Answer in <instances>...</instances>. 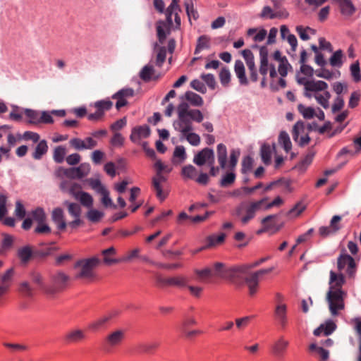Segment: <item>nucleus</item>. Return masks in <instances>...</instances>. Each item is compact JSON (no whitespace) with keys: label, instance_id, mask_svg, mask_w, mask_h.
<instances>
[{"label":"nucleus","instance_id":"41","mask_svg":"<svg viewBox=\"0 0 361 361\" xmlns=\"http://www.w3.org/2000/svg\"><path fill=\"white\" fill-rule=\"evenodd\" d=\"M48 150V146L46 140H42L39 142L35 147V152L32 157L35 159H40L42 156L47 153Z\"/></svg>","mask_w":361,"mask_h":361},{"label":"nucleus","instance_id":"20","mask_svg":"<svg viewBox=\"0 0 361 361\" xmlns=\"http://www.w3.org/2000/svg\"><path fill=\"white\" fill-rule=\"evenodd\" d=\"M234 71L236 77L239 80L240 85L243 86H247L249 85V80L245 75L244 64L240 60L235 61Z\"/></svg>","mask_w":361,"mask_h":361},{"label":"nucleus","instance_id":"23","mask_svg":"<svg viewBox=\"0 0 361 361\" xmlns=\"http://www.w3.org/2000/svg\"><path fill=\"white\" fill-rule=\"evenodd\" d=\"M159 345L157 341L149 343H139L135 346V350L137 353H152Z\"/></svg>","mask_w":361,"mask_h":361},{"label":"nucleus","instance_id":"61","mask_svg":"<svg viewBox=\"0 0 361 361\" xmlns=\"http://www.w3.org/2000/svg\"><path fill=\"white\" fill-rule=\"evenodd\" d=\"M350 324L354 325L353 329L358 336L359 346H361V317L351 319Z\"/></svg>","mask_w":361,"mask_h":361},{"label":"nucleus","instance_id":"47","mask_svg":"<svg viewBox=\"0 0 361 361\" xmlns=\"http://www.w3.org/2000/svg\"><path fill=\"white\" fill-rule=\"evenodd\" d=\"M66 149L63 146H58L54 149L53 159L56 163L61 164L64 161Z\"/></svg>","mask_w":361,"mask_h":361},{"label":"nucleus","instance_id":"33","mask_svg":"<svg viewBox=\"0 0 361 361\" xmlns=\"http://www.w3.org/2000/svg\"><path fill=\"white\" fill-rule=\"evenodd\" d=\"M156 170L155 175L159 176H166L164 173L169 174L172 171V167L169 165L164 164L161 160L157 159L154 164Z\"/></svg>","mask_w":361,"mask_h":361},{"label":"nucleus","instance_id":"50","mask_svg":"<svg viewBox=\"0 0 361 361\" xmlns=\"http://www.w3.org/2000/svg\"><path fill=\"white\" fill-rule=\"evenodd\" d=\"M166 26V23L163 20H159L157 23V34L159 42L161 44H163L166 38V33L164 30Z\"/></svg>","mask_w":361,"mask_h":361},{"label":"nucleus","instance_id":"57","mask_svg":"<svg viewBox=\"0 0 361 361\" xmlns=\"http://www.w3.org/2000/svg\"><path fill=\"white\" fill-rule=\"evenodd\" d=\"M219 80L224 87L228 85L231 81V73L227 68H222L219 73Z\"/></svg>","mask_w":361,"mask_h":361},{"label":"nucleus","instance_id":"30","mask_svg":"<svg viewBox=\"0 0 361 361\" xmlns=\"http://www.w3.org/2000/svg\"><path fill=\"white\" fill-rule=\"evenodd\" d=\"M307 85V92L324 91L328 88V84L322 80H310Z\"/></svg>","mask_w":361,"mask_h":361},{"label":"nucleus","instance_id":"44","mask_svg":"<svg viewBox=\"0 0 361 361\" xmlns=\"http://www.w3.org/2000/svg\"><path fill=\"white\" fill-rule=\"evenodd\" d=\"M102 254L104 255V263L110 265L114 263H118V259L110 258L109 255H114L116 254V250L114 247H110L106 250H102Z\"/></svg>","mask_w":361,"mask_h":361},{"label":"nucleus","instance_id":"17","mask_svg":"<svg viewBox=\"0 0 361 361\" xmlns=\"http://www.w3.org/2000/svg\"><path fill=\"white\" fill-rule=\"evenodd\" d=\"M339 6L341 13L346 17H350L356 11L355 6L350 0H333Z\"/></svg>","mask_w":361,"mask_h":361},{"label":"nucleus","instance_id":"54","mask_svg":"<svg viewBox=\"0 0 361 361\" xmlns=\"http://www.w3.org/2000/svg\"><path fill=\"white\" fill-rule=\"evenodd\" d=\"M350 74L355 82L361 80L360 68L358 61L351 64L350 66Z\"/></svg>","mask_w":361,"mask_h":361},{"label":"nucleus","instance_id":"21","mask_svg":"<svg viewBox=\"0 0 361 361\" xmlns=\"http://www.w3.org/2000/svg\"><path fill=\"white\" fill-rule=\"evenodd\" d=\"M30 278L32 281L34 283H36L46 294L48 295V293L54 292V290L51 289L49 285H47L44 283L42 276L40 273L33 271L30 274Z\"/></svg>","mask_w":361,"mask_h":361},{"label":"nucleus","instance_id":"34","mask_svg":"<svg viewBox=\"0 0 361 361\" xmlns=\"http://www.w3.org/2000/svg\"><path fill=\"white\" fill-rule=\"evenodd\" d=\"M184 98L195 106H201L204 102L202 97L192 91H187L184 94Z\"/></svg>","mask_w":361,"mask_h":361},{"label":"nucleus","instance_id":"12","mask_svg":"<svg viewBox=\"0 0 361 361\" xmlns=\"http://www.w3.org/2000/svg\"><path fill=\"white\" fill-rule=\"evenodd\" d=\"M238 268L225 269L224 264L221 262H216L214 264V275L222 279H232L235 277Z\"/></svg>","mask_w":361,"mask_h":361},{"label":"nucleus","instance_id":"25","mask_svg":"<svg viewBox=\"0 0 361 361\" xmlns=\"http://www.w3.org/2000/svg\"><path fill=\"white\" fill-rule=\"evenodd\" d=\"M86 336L84 331L76 329L68 331L65 335V341L68 343H76L82 341L85 338Z\"/></svg>","mask_w":361,"mask_h":361},{"label":"nucleus","instance_id":"51","mask_svg":"<svg viewBox=\"0 0 361 361\" xmlns=\"http://www.w3.org/2000/svg\"><path fill=\"white\" fill-rule=\"evenodd\" d=\"M32 218L37 223H44L46 220V214L44 210L42 207H37L31 213Z\"/></svg>","mask_w":361,"mask_h":361},{"label":"nucleus","instance_id":"3","mask_svg":"<svg viewBox=\"0 0 361 361\" xmlns=\"http://www.w3.org/2000/svg\"><path fill=\"white\" fill-rule=\"evenodd\" d=\"M347 292L344 290H328L326 295V302L332 317H338L341 311L345 310V300Z\"/></svg>","mask_w":361,"mask_h":361},{"label":"nucleus","instance_id":"1","mask_svg":"<svg viewBox=\"0 0 361 361\" xmlns=\"http://www.w3.org/2000/svg\"><path fill=\"white\" fill-rule=\"evenodd\" d=\"M178 119L173 123V128L183 135L193 130L192 121L201 123L204 116L200 110L190 109L186 102H181L177 107Z\"/></svg>","mask_w":361,"mask_h":361},{"label":"nucleus","instance_id":"9","mask_svg":"<svg viewBox=\"0 0 361 361\" xmlns=\"http://www.w3.org/2000/svg\"><path fill=\"white\" fill-rule=\"evenodd\" d=\"M69 279V276L63 271H58L53 274L51 276L53 285L49 286L51 289L54 290V292L48 293V295H53L63 290L66 288Z\"/></svg>","mask_w":361,"mask_h":361},{"label":"nucleus","instance_id":"19","mask_svg":"<svg viewBox=\"0 0 361 361\" xmlns=\"http://www.w3.org/2000/svg\"><path fill=\"white\" fill-rule=\"evenodd\" d=\"M125 337V333L123 330H116L109 334L105 338L106 345L114 347L119 345Z\"/></svg>","mask_w":361,"mask_h":361},{"label":"nucleus","instance_id":"22","mask_svg":"<svg viewBox=\"0 0 361 361\" xmlns=\"http://www.w3.org/2000/svg\"><path fill=\"white\" fill-rule=\"evenodd\" d=\"M274 315L281 326L284 329L287 324V306L285 304L277 305L275 308Z\"/></svg>","mask_w":361,"mask_h":361},{"label":"nucleus","instance_id":"29","mask_svg":"<svg viewBox=\"0 0 361 361\" xmlns=\"http://www.w3.org/2000/svg\"><path fill=\"white\" fill-rule=\"evenodd\" d=\"M111 316H104L92 322L88 325V329L93 331H99L106 326V324L111 319Z\"/></svg>","mask_w":361,"mask_h":361},{"label":"nucleus","instance_id":"52","mask_svg":"<svg viewBox=\"0 0 361 361\" xmlns=\"http://www.w3.org/2000/svg\"><path fill=\"white\" fill-rule=\"evenodd\" d=\"M314 154L310 152L305 155V157L298 164L296 167L300 171H305L307 167L310 165L312 161Z\"/></svg>","mask_w":361,"mask_h":361},{"label":"nucleus","instance_id":"15","mask_svg":"<svg viewBox=\"0 0 361 361\" xmlns=\"http://www.w3.org/2000/svg\"><path fill=\"white\" fill-rule=\"evenodd\" d=\"M337 328V325L331 319H326L319 327L314 330V335L319 336L322 334L327 336L331 335Z\"/></svg>","mask_w":361,"mask_h":361},{"label":"nucleus","instance_id":"59","mask_svg":"<svg viewBox=\"0 0 361 361\" xmlns=\"http://www.w3.org/2000/svg\"><path fill=\"white\" fill-rule=\"evenodd\" d=\"M235 180V174L233 172L226 173L221 179L220 185L222 187H226L234 183Z\"/></svg>","mask_w":361,"mask_h":361},{"label":"nucleus","instance_id":"46","mask_svg":"<svg viewBox=\"0 0 361 361\" xmlns=\"http://www.w3.org/2000/svg\"><path fill=\"white\" fill-rule=\"evenodd\" d=\"M270 258H271L270 256L262 257V258L255 261L253 263L245 264V265H243V266L238 267V270L240 272L246 273L249 269L255 268V267L261 265L262 264L267 262Z\"/></svg>","mask_w":361,"mask_h":361},{"label":"nucleus","instance_id":"48","mask_svg":"<svg viewBox=\"0 0 361 361\" xmlns=\"http://www.w3.org/2000/svg\"><path fill=\"white\" fill-rule=\"evenodd\" d=\"M298 110L305 119H311L315 115V111L314 108L310 106L306 107L302 104H298Z\"/></svg>","mask_w":361,"mask_h":361},{"label":"nucleus","instance_id":"11","mask_svg":"<svg viewBox=\"0 0 361 361\" xmlns=\"http://www.w3.org/2000/svg\"><path fill=\"white\" fill-rule=\"evenodd\" d=\"M167 180V176H159L154 175L152 178V187L156 192L157 197L161 201H164L168 195L163 190L162 186V184L166 183Z\"/></svg>","mask_w":361,"mask_h":361},{"label":"nucleus","instance_id":"49","mask_svg":"<svg viewBox=\"0 0 361 361\" xmlns=\"http://www.w3.org/2000/svg\"><path fill=\"white\" fill-rule=\"evenodd\" d=\"M197 173V169L191 164L183 166L181 170V175L184 178L193 179Z\"/></svg>","mask_w":361,"mask_h":361},{"label":"nucleus","instance_id":"8","mask_svg":"<svg viewBox=\"0 0 361 361\" xmlns=\"http://www.w3.org/2000/svg\"><path fill=\"white\" fill-rule=\"evenodd\" d=\"M215 161L214 152L212 149L205 147L194 156L193 162L197 166H203L206 163L212 165Z\"/></svg>","mask_w":361,"mask_h":361},{"label":"nucleus","instance_id":"24","mask_svg":"<svg viewBox=\"0 0 361 361\" xmlns=\"http://www.w3.org/2000/svg\"><path fill=\"white\" fill-rule=\"evenodd\" d=\"M276 215H269L262 220V224L264 225V231H273L276 233L281 228V225H278L276 219Z\"/></svg>","mask_w":361,"mask_h":361},{"label":"nucleus","instance_id":"27","mask_svg":"<svg viewBox=\"0 0 361 361\" xmlns=\"http://www.w3.org/2000/svg\"><path fill=\"white\" fill-rule=\"evenodd\" d=\"M154 73L153 66L147 64L145 66L139 73L140 78L145 82H149L152 79L157 80L159 75L152 77Z\"/></svg>","mask_w":361,"mask_h":361},{"label":"nucleus","instance_id":"42","mask_svg":"<svg viewBox=\"0 0 361 361\" xmlns=\"http://www.w3.org/2000/svg\"><path fill=\"white\" fill-rule=\"evenodd\" d=\"M188 278L184 276L178 275L170 277V286L185 288L188 286Z\"/></svg>","mask_w":361,"mask_h":361},{"label":"nucleus","instance_id":"60","mask_svg":"<svg viewBox=\"0 0 361 361\" xmlns=\"http://www.w3.org/2000/svg\"><path fill=\"white\" fill-rule=\"evenodd\" d=\"M104 213L94 209H91L87 213V219L93 223L98 222L102 217H103Z\"/></svg>","mask_w":361,"mask_h":361},{"label":"nucleus","instance_id":"40","mask_svg":"<svg viewBox=\"0 0 361 361\" xmlns=\"http://www.w3.org/2000/svg\"><path fill=\"white\" fill-rule=\"evenodd\" d=\"M24 113L25 116L29 118L27 123L30 124L40 123L41 113L39 111L30 109H25Z\"/></svg>","mask_w":361,"mask_h":361},{"label":"nucleus","instance_id":"2","mask_svg":"<svg viewBox=\"0 0 361 361\" xmlns=\"http://www.w3.org/2000/svg\"><path fill=\"white\" fill-rule=\"evenodd\" d=\"M101 260L94 256L78 260L74 264L75 279L92 280L95 276L94 269L100 264Z\"/></svg>","mask_w":361,"mask_h":361},{"label":"nucleus","instance_id":"43","mask_svg":"<svg viewBox=\"0 0 361 361\" xmlns=\"http://www.w3.org/2000/svg\"><path fill=\"white\" fill-rule=\"evenodd\" d=\"M314 97L317 100V103L319 104L323 108L328 109L329 107V99L331 98V94L328 91H325L323 94H315Z\"/></svg>","mask_w":361,"mask_h":361},{"label":"nucleus","instance_id":"37","mask_svg":"<svg viewBox=\"0 0 361 361\" xmlns=\"http://www.w3.org/2000/svg\"><path fill=\"white\" fill-rule=\"evenodd\" d=\"M279 143L288 153L292 149V143L288 134L286 131H281L279 135Z\"/></svg>","mask_w":361,"mask_h":361},{"label":"nucleus","instance_id":"10","mask_svg":"<svg viewBox=\"0 0 361 361\" xmlns=\"http://www.w3.org/2000/svg\"><path fill=\"white\" fill-rule=\"evenodd\" d=\"M69 144L78 151L92 149L97 146V140H94L92 137H87L83 140L74 137L70 140Z\"/></svg>","mask_w":361,"mask_h":361},{"label":"nucleus","instance_id":"62","mask_svg":"<svg viewBox=\"0 0 361 361\" xmlns=\"http://www.w3.org/2000/svg\"><path fill=\"white\" fill-rule=\"evenodd\" d=\"M201 78L207 85L211 90H214L216 87V80L214 75L212 73H203L201 75Z\"/></svg>","mask_w":361,"mask_h":361},{"label":"nucleus","instance_id":"38","mask_svg":"<svg viewBox=\"0 0 361 361\" xmlns=\"http://www.w3.org/2000/svg\"><path fill=\"white\" fill-rule=\"evenodd\" d=\"M343 52L341 49L336 51L329 59L330 65L333 67L341 68L343 63Z\"/></svg>","mask_w":361,"mask_h":361},{"label":"nucleus","instance_id":"18","mask_svg":"<svg viewBox=\"0 0 361 361\" xmlns=\"http://www.w3.org/2000/svg\"><path fill=\"white\" fill-rule=\"evenodd\" d=\"M51 219L59 231L66 228L67 224L64 218L63 211L61 208H55L51 213Z\"/></svg>","mask_w":361,"mask_h":361},{"label":"nucleus","instance_id":"58","mask_svg":"<svg viewBox=\"0 0 361 361\" xmlns=\"http://www.w3.org/2000/svg\"><path fill=\"white\" fill-rule=\"evenodd\" d=\"M186 153L185 147L182 145H179L176 147L174 152H173V161L176 162V159H179L180 162H183L186 159Z\"/></svg>","mask_w":361,"mask_h":361},{"label":"nucleus","instance_id":"26","mask_svg":"<svg viewBox=\"0 0 361 361\" xmlns=\"http://www.w3.org/2000/svg\"><path fill=\"white\" fill-rule=\"evenodd\" d=\"M288 345L289 342L288 341L285 340L283 337H280L272 347L274 354L278 357L282 356Z\"/></svg>","mask_w":361,"mask_h":361},{"label":"nucleus","instance_id":"55","mask_svg":"<svg viewBox=\"0 0 361 361\" xmlns=\"http://www.w3.org/2000/svg\"><path fill=\"white\" fill-rule=\"evenodd\" d=\"M253 166V159L250 156H245L242 160L241 173L246 174L251 171Z\"/></svg>","mask_w":361,"mask_h":361},{"label":"nucleus","instance_id":"13","mask_svg":"<svg viewBox=\"0 0 361 361\" xmlns=\"http://www.w3.org/2000/svg\"><path fill=\"white\" fill-rule=\"evenodd\" d=\"M134 90L132 88H123L116 92L112 98L116 99V107L120 109L121 107L125 106L127 104V99L134 96Z\"/></svg>","mask_w":361,"mask_h":361},{"label":"nucleus","instance_id":"14","mask_svg":"<svg viewBox=\"0 0 361 361\" xmlns=\"http://www.w3.org/2000/svg\"><path fill=\"white\" fill-rule=\"evenodd\" d=\"M345 283V277L343 274L340 271L339 274L331 271L329 273V290H343V286Z\"/></svg>","mask_w":361,"mask_h":361},{"label":"nucleus","instance_id":"32","mask_svg":"<svg viewBox=\"0 0 361 361\" xmlns=\"http://www.w3.org/2000/svg\"><path fill=\"white\" fill-rule=\"evenodd\" d=\"M272 149L269 144H263L260 148V155L263 163L268 166L271 161Z\"/></svg>","mask_w":361,"mask_h":361},{"label":"nucleus","instance_id":"53","mask_svg":"<svg viewBox=\"0 0 361 361\" xmlns=\"http://www.w3.org/2000/svg\"><path fill=\"white\" fill-rule=\"evenodd\" d=\"M64 204L67 205L68 213L73 217H80L81 207L78 204L68 202H66Z\"/></svg>","mask_w":361,"mask_h":361},{"label":"nucleus","instance_id":"16","mask_svg":"<svg viewBox=\"0 0 361 361\" xmlns=\"http://www.w3.org/2000/svg\"><path fill=\"white\" fill-rule=\"evenodd\" d=\"M150 135V128L148 126H140L133 128L130 139L133 142H137L141 138H147Z\"/></svg>","mask_w":361,"mask_h":361},{"label":"nucleus","instance_id":"6","mask_svg":"<svg viewBox=\"0 0 361 361\" xmlns=\"http://www.w3.org/2000/svg\"><path fill=\"white\" fill-rule=\"evenodd\" d=\"M91 167L89 163H82L78 167H72L69 169H64L63 167H59L56 171V176L58 177H61L62 175L66 176L67 178L72 179H80L83 177L87 176L90 171Z\"/></svg>","mask_w":361,"mask_h":361},{"label":"nucleus","instance_id":"64","mask_svg":"<svg viewBox=\"0 0 361 361\" xmlns=\"http://www.w3.org/2000/svg\"><path fill=\"white\" fill-rule=\"evenodd\" d=\"M19 291L26 297H32L33 295V289L27 281L20 283Z\"/></svg>","mask_w":361,"mask_h":361},{"label":"nucleus","instance_id":"45","mask_svg":"<svg viewBox=\"0 0 361 361\" xmlns=\"http://www.w3.org/2000/svg\"><path fill=\"white\" fill-rule=\"evenodd\" d=\"M75 199L78 200L80 203L86 207L90 208L92 207V197L86 192H80L79 195L76 196Z\"/></svg>","mask_w":361,"mask_h":361},{"label":"nucleus","instance_id":"28","mask_svg":"<svg viewBox=\"0 0 361 361\" xmlns=\"http://www.w3.org/2000/svg\"><path fill=\"white\" fill-rule=\"evenodd\" d=\"M217 159L219 163L220 168L222 169H226L227 161V149L224 144L220 143L217 145Z\"/></svg>","mask_w":361,"mask_h":361},{"label":"nucleus","instance_id":"56","mask_svg":"<svg viewBox=\"0 0 361 361\" xmlns=\"http://www.w3.org/2000/svg\"><path fill=\"white\" fill-rule=\"evenodd\" d=\"M240 150L239 149H232L230 152V157H229V163H228V168L230 170L233 171L235 169L237 164L238 157L240 156Z\"/></svg>","mask_w":361,"mask_h":361},{"label":"nucleus","instance_id":"31","mask_svg":"<svg viewBox=\"0 0 361 361\" xmlns=\"http://www.w3.org/2000/svg\"><path fill=\"white\" fill-rule=\"evenodd\" d=\"M210 48V38L207 35H201L198 37L195 49V54H200L204 49Z\"/></svg>","mask_w":361,"mask_h":361},{"label":"nucleus","instance_id":"36","mask_svg":"<svg viewBox=\"0 0 361 361\" xmlns=\"http://www.w3.org/2000/svg\"><path fill=\"white\" fill-rule=\"evenodd\" d=\"M32 256L31 247L29 245L20 247L18 250V257L20 259L21 263L27 264Z\"/></svg>","mask_w":361,"mask_h":361},{"label":"nucleus","instance_id":"39","mask_svg":"<svg viewBox=\"0 0 361 361\" xmlns=\"http://www.w3.org/2000/svg\"><path fill=\"white\" fill-rule=\"evenodd\" d=\"M296 32H298L300 38L303 41H307L310 39L308 33L311 35H315L316 30L310 27H304L302 25H298L295 28Z\"/></svg>","mask_w":361,"mask_h":361},{"label":"nucleus","instance_id":"4","mask_svg":"<svg viewBox=\"0 0 361 361\" xmlns=\"http://www.w3.org/2000/svg\"><path fill=\"white\" fill-rule=\"evenodd\" d=\"M266 200L267 199L264 198L252 202H243L235 207L233 214L240 217L242 224H246L255 217L256 212L261 208Z\"/></svg>","mask_w":361,"mask_h":361},{"label":"nucleus","instance_id":"35","mask_svg":"<svg viewBox=\"0 0 361 361\" xmlns=\"http://www.w3.org/2000/svg\"><path fill=\"white\" fill-rule=\"evenodd\" d=\"M113 103L109 99H103L97 101L94 103L96 111L99 112L102 116H104L105 111L111 109Z\"/></svg>","mask_w":361,"mask_h":361},{"label":"nucleus","instance_id":"5","mask_svg":"<svg viewBox=\"0 0 361 361\" xmlns=\"http://www.w3.org/2000/svg\"><path fill=\"white\" fill-rule=\"evenodd\" d=\"M337 269L339 271H345V274L350 279H354L357 272V264L355 259L346 252L345 249H342L341 254L337 257Z\"/></svg>","mask_w":361,"mask_h":361},{"label":"nucleus","instance_id":"7","mask_svg":"<svg viewBox=\"0 0 361 361\" xmlns=\"http://www.w3.org/2000/svg\"><path fill=\"white\" fill-rule=\"evenodd\" d=\"M274 269V267L267 269H261L256 271L249 273L244 279V281L248 288L249 294L254 295L259 287L260 278L267 274L271 272Z\"/></svg>","mask_w":361,"mask_h":361},{"label":"nucleus","instance_id":"63","mask_svg":"<svg viewBox=\"0 0 361 361\" xmlns=\"http://www.w3.org/2000/svg\"><path fill=\"white\" fill-rule=\"evenodd\" d=\"M187 140V141L192 146H197L200 143V137L195 133L192 131L187 133L185 135H183Z\"/></svg>","mask_w":361,"mask_h":361}]
</instances>
